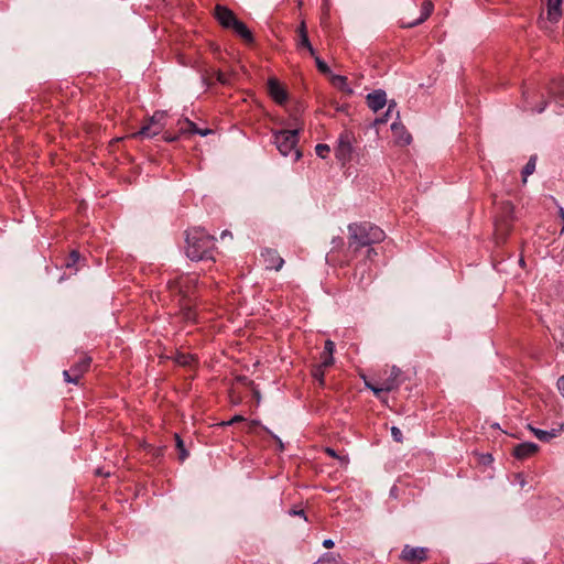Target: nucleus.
<instances>
[{"mask_svg":"<svg viewBox=\"0 0 564 564\" xmlns=\"http://www.w3.org/2000/svg\"><path fill=\"white\" fill-rule=\"evenodd\" d=\"M215 238L203 228H193L186 232V254L193 261L212 259Z\"/></svg>","mask_w":564,"mask_h":564,"instance_id":"nucleus-2","label":"nucleus"},{"mask_svg":"<svg viewBox=\"0 0 564 564\" xmlns=\"http://www.w3.org/2000/svg\"><path fill=\"white\" fill-rule=\"evenodd\" d=\"M330 83L339 90H341L346 94H349V95L352 94V89L349 87V85L347 83V77L341 76V75L332 74Z\"/></svg>","mask_w":564,"mask_h":564,"instance_id":"nucleus-19","label":"nucleus"},{"mask_svg":"<svg viewBox=\"0 0 564 564\" xmlns=\"http://www.w3.org/2000/svg\"><path fill=\"white\" fill-rule=\"evenodd\" d=\"M334 349H335L334 341H332L329 339L326 340L324 351L321 355L323 366H332L334 364V357H333Z\"/></svg>","mask_w":564,"mask_h":564,"instance_id":"nucleus-18","label":"nucleus"},{"mask_svg":"<svg viewBox=\"0 0 564 564\" xmlns=\"http://www.w3.org/2000/svg\"><path fill=\"white\" fill-rule=\"evenodd\" d=\"M90 364V358H84L80 362L74 365L70 369H79L80 376L84 375V372L87 371Z\"/></svg>","mask_w":564,"mask_h":564,"instance_id":"nucleus-33","label":"nucleus"},{"mask_svg":"<svg viewBox=\"0 0 564 564\" xmlns=\"http://www.w3.org/2000/svg\"><path fill=\"white\" fill-rule=\"evenodd\" d=\"M546 8V20L552 24H556L562 15V2L563 0H542Z\"/></svg>","mask_w":564,"mask_h":564,"instance_id":"nucleus-10","label":"nucleus"},{"mask_svg":"<svg viewBox=\"0 0 564 564\" xmlns=\"http://www.w3.org/2000/svg\"><path fill=\"white\" fill-rule=\"evenodd\" d=\"M401 375H402L401 369L395 366H392L389 370V375L386 378H380V379L383 381L384 384H388V383L393 384V390H395L402 383Z\"/></svg>","mask_w":564,"mask_h":564,"instance_id":"nucleus-17","label":"nucleus"},{"mask_svg":"<svg viewBox=\"0 0 564 564\" xmlns=\"http://www.w3.org/2000/svg\"><path fill=\"white\" fill-rule=\"evenodd\" d=\"M242 421H245L243 416L235 415L231 420H229L227 422H221L220 425L228 426V425H231V424H235V423H238V422H242Z\"/></svg>","mask_w":564,"mask_h":564,"instance_id":"nucleus-39","label":"nucleus"},{"mask_svg":"<svg viewBox=\"0 0 564 564\" xmlns=\"http://www.w3.org/2000/svg\"><path fill=\"white\" fill-rule=\"evenodd\" d=\"M295 513H296V516H300V514H304V511H303V510H301V511L295 512Z\"/></svg>","mask_w":564,"mask_h":564,"instance_id":"nucleus-60","label":"nucleus"},{"mask_svg":"<svg viewBox=\"0 0 564 564\" xmlns=\"http://www.w3.org/2000/svg\"><path fill=\"white\" fill-rule=\"evenodd\" d=\"M352 140H354V135L348 131L343 132L338 138L335 154H336V158L343 164H345L351 158Z\"/></svg>","mask_w":564,"mask_h":564,"instance_id":"nucleus-6","label":"nucleus"},{"mask_svg":"<svg viewBox=\"0 0 564 564\" xmlns=\"http://www.w3.org/2000/svg\"><path fill=\"white\" fill-rule=\"evenodd\" d=\"M265 431H267L268 433H270V434L272 435V437L276 441L278 446H279V449H280V451H283V449H284V444H283V442L281 441V438H280V437H278L276 435L272 434L268 429H265Z\"/></svg>","mask_w":564,"mask_h":564,"instance_id":"nucleus-46","label":"nucleus"},{"mask_svg":"<svg viewBox=\"0 0 564 564\" xmlns=\"http://www.w3.org/2000/svg\"><path fill=\"white\" fill-rule=\"evenodd\" d=\"M536 156H531L522 170V182L527 183V178L535 171Z\"/></svg>","mask_w":564,"mask_h":564,"instance_id":"nucleus-23","label":"nucleus"},{"mask_svg":"<svg viewBox=\"0 0 564 564\" xmlns=\"http://www.w3.org/2000/svg\"><path fill=\"white\" fill-rule=\"evenodd\" d=\"M389 117H390V116H386V113H384L382 117H379V118H377V119L375 120V124L377 126V124H383V123H386V122L388 121V118H389Z\"/></svg>","mask_w":564,"mask_h":564,"instance_id":"nucleus-47","label":"nucleus"},{"mask_svg":"<svg viewBox=\"0 0 564 564\" xmlns=\"http://www.w3.org/2000/svg\"><path fill=\"white\" fill-rule=\"evenodd\" d=\"M560 216H561V219L563 221V228H562V231H564V209L563 208H560Z\"/></svg>","mask_w":564,"mask_h":564,"instance_id":"nucleus-54","label":"nucleus"},{"mask_svg":"<svg viewBox=\"0 0 564 564\" xmlns=\"http://www.w3.org/2000/svg\"><path fill=\"white\" fill-rule=\"evenodd\" d=\"M323 546L326 549H330L334 546V541L332 539H326L323 541Z\"/></svg>","mask_w":564,"mask_h":564,"instance_id":"nucleus-50","label":"nucleus"},{"mask_svg":"<svg viewBox=\"0 0 564 564\" xmlns=\"http://www.w3.org/2000/svg\"><path fill=\"white\" fill-rule=\"evenodd\" d=\"M547 102L546 101H543L541 104V106L536 109V112L541 113L544 111L545 107H546Z\"/></svg>","mask_w":564,"mask_h":564,"instance_id":"nucleus-52","label":"nucleus"},{"mask_svg":"<svg viewBox=\"0 0 564 564\" xmlns=\"http://www.w3.org/2000/svg\"><path fill=\"white\" fill-rule=\"evenodd\" d=\"M177 127H178V133H180V135H182V134H187V133H188V128H187L185 124H183V123H182V119H180V120L177 121Z\"/></svg>","mask_w":564,"mask_h":564,"instance_id":"nucleus-41","label":"nucleus"},{"mask_svg":"<svg viewBox=\"0 0 564 564\" xmlns=\"http://www.w3.org/2000/svg\"><path fill=\"white\" fill-rule=\"evenodd\" d=\"M539 449V446L531 442L518 444L513 448V455L518 459H525L534 455Z\"/></svg>","mask_w":564,"mask_h":564,"instance_id":"nucleus-12","label":"nucleus"},{"mask_svg":"<svg viewBox=\"0 0 564 564\" xmlns=\"http://www.w3.org/2000/svg\"><path fill=\"white\" fill-rule=\"evenodd\" d=\"M518 477H519V478H521V480H520V485L523 487V486L525 485L524 479L521 477V475H519Z\"/></svg>","mask_w":564,"mask_h":564,"instance_id":"nucleus-56","label":"nucleus"},{"mask_svg":"<svg viewBox=\"0 0 564 564\" xmlns=\"http://www.w3.org/2000/svg\"><path fill=\"white\" fill-rule=\"evenodd\" d=\"M213 133V130L212 129H199L197 134H200L203 137H206L208 134Z\"/></svg>","mask_w":564,"mask_h":564,"instance_id":"nucleus-51","label":"nucleus"},{"mask_svg":"<svg viewBox=\"0 0 564 564\" xmlns=\"http://www.w3.org/2000/svg\"><path fill=\"white\" fill-rule=\"evenodd\" d=\"M231 76H232L231 73L227 74L221 70L216 72V79L218 83H220L223 85H231Z\"/></svg>","mask_w":564,"mask_h":564,"instance_id":"nucleus-29","label":"nucleus"},{"mask_svg":"<svg viewBox=\"0 0 564 564\" xmlns=\"http://www.w3.org/2000/svg\"><path fill=\"white\" fill-rule=\"evenodd\" d=\"M348 232L347 250L352 256L365 247L381 242L386 237L380 227L370 223L351 224L348 226Z\"/></svg>","mask_w":564,"mask_h":564,"instance_id":"nucleus-1","label":"nucleus"},{"mask_svg":"<svg viewBox=\"0 0 564 564\" xmlns=\"http://www.w3.org/2000/svg\"><path fill=\"white\" fill-rule=\"evenodd\" d=\"M497 218H507L510 221L513 219V205L509 202H503L500 206V215Z\"/></svg>","mask_w":564,"mask_h":564,"instance_id":"nucleus-22","label":"nucleus"},{"mask_svg":"<svg viewBox=\"0 0 564 564\" xmlns=\"http://www.w3.org/2000/svg\"><path fill=\"white\" fill-rule=\"evenodd\" d=\"M182 123L185 124L188 128V133H196L198 132L199 128L196 127V124L191 121L189 119L185 118L182 119Z\"/></svg>","mask_w":564,"mask_h":564,"instance_id":"nucleus-36","label":"nucleus"},{"mask_svg":"<svg viewBox=\"0 0 564 564\" xmlns=\"http://www.w3.org/2000/svg\"><path fill=\"white\" fill-rule=\"evenodd\" d=\"M325 452H326V454H327V455H329L330 457H334V458L339 459V460H340V463H341L343 465L348 464V458H347V457H345V456H343V457H341V456H338V455L336 454V452H335L333 448L327 447V448H325Z\"/></svg>","mask_w":564,"mask_h":564,"instance_id":"nucleus-35","label":"nucleus"},{"mask_svg":"<svg viewBox=\"0 0 564 564\" xmlns=\"http://www.w3.org/2000/svg\"><path fill=\"white\" fill-rule=\"evenodd\" d=\"M557 387L564 398V375L558 379Z\"/></svg>","mask_w":564,"mask_h":564,"instance_id":"nucleus-48","label":"nucleus"},{"mask_svg":"<svg viewBox=\"0 0 564 564\" xmlns=\"http://www.w3.org/2000/svg\"><path fill=\"white\" fill-rule=\"evenodd\" d=\"M196 283V279L193 276H180L176 280L169 282L171 291L178 292L183 297L188 296L191 288Z\"/></svg>","mask_w":564,"mask_h":564,"instance_id":"nucleus-9","label":"nucleus"},{"mask_svg":"<svg viewBox=\"0 0 564 564\" xmlns=\"http://www.w3.org/2000/svg\"><path fill=\"white\" fill-rule=\"evenodd\" d=\"M371 391L375 393L376 397L380 398V394L382 392H390V391H393V384H384L383 381L381 379H379L377 382H376V386L373 388H371Z\"/></svg>","mask_w":564,"mask_h":564,"instance_id":"nucleus-24","label":"nucleus"},{"mask_svg":"<svg viewBox=\"0 0 564 564\" xmlns=\"http://www.w3.org/2000/svg\"><path fill=\"white\" fill-rule=\"evenodd\" d=\"M314 59H315V63H316V67L317 69L324 74V75H332V72H330V68L328 67V65L321 58L318 57L316 54L315 56H313Z\"/></svg>","mask_w":564,"mask_h":564,"instance_id":"nucleus-28","label":"nucleus"},{"mask_svg":"<svg viewBox=\"0 0 564 564\" xmlns=\"http://www.w3.org/2000/svg\"><path fill=\"white\" fill-rule=\"evenodd\" d=\"M491 460V456L488 455L487 458H485V462Z\"/></svg>","mask_w":564,"mask_h":564,"instance_id":"nucleus-58","label":"nucleus"},{"mask_svg":"<svg viewBox=\"0 0 564 564\" xmlns=\"http://www.w3.org/2000/svg\"><path fill=\"white\" fill-rule=\"evenodd\" d=\"M80 370L79 369H72V376H70V382L77 384L80 380Z\"/></svg>","mask_w":564,"mask_h":564,"instance_id":"nucleus-38","label":"nucleus"},{"mask_svg":"<svg viewBox=\"0 0 564 564\" xmlns=\"http://www.w3.org/2000/svg\"><path fill=\"white\" fill-rule=\"evenodd\" d=\"M174 438L176 448L178 449V459L184 462L188 456V452L186 451L185 444L178 434H175Z\"/></svg>","mask_w":564,"mask_h":564,"instance_id":"nucleus-25","label":"nucleus"},{"mask_svg":"<svg viewBox=\"0 0 564 564\" xmlns=\"http://www.w3.org/2000/svg\"><path fill=\"white\" fill-rule=\"evenodd\" d=\"M163 139L166 141V142H174L178 139V135H175V134H172L170 132H166L163 137Z\"/></svg>","mask_w":564,"mask_h":564,"instance_id":"nucleus-45","label":"nucleus"},{"mask_svg":"<svg viewBox=\"0 0 564 564\" xmlns=\"http://www.w3.org/2000/svg\"><path fill=\"white\" fill-rule=\"evenodd\" d=\"M368 107L377 112L387 105V95L383 90L377 89L367 95Z\"/></svg>","mask_w":564,"mask_h":564,"instance_id":"nucleus-11","label":"nucleus"},{"mask_svg":"<svg viewBox=\"0 0 564 564\" xmlns=\"http://www.w3.org/2000/svg\"><path fill=\"white\" fill-rule=\"evenodd\" d=\"M366 248H367L366 258L369 260H372V258L377 256V251L371 246L366 247Z\"/></svg>","mask_w":564,"mask_h":564,"instance_id":"nucleus-43","label":"nucleus"},{"mask_svg":"<svg viewBox=\"0 0 564 564\" xmlns=\"http://www.w3.org/2000/svg\"><path fill=\"white\" fill-rule=\"evenodd\" d=\"M560 347L564 351V339L560 343Z\"/></svg>","mask_w":564,"mask_h":564,"instance_id":"nucleus-57","label":"nucleus"},{"mask_svg":"<svg viewBox=\"0 0 564 564\" xmlns=\"http://www.w3.org/2000/svg\"><path fill=\"white\" fill-rule=\"evenodd\" d=\"M166 111H155L142 128L132 133L131 138H153L161 133L165 128Z\"/></svg>","mask_w":564,"mask_h":564,"instance_id":"nucleus-5","label":"nucleus"},{"mask_svg":"<svg viewBox=\"0 0 564 564\" xmlns=\"http://www.w3.org/2000/svg\"><path fill=\"white\" fill-rule=\"evenodd\" d=\"M529 429L540 441H543V442L550 441L551 438L557 436V433H558L557 430L544 431V430L535 429L531 425H529Z\"/></svg>","mask_w":564,"mask_h":564,"instance_id":"nucleus-21","label":"nucleus"},{"mask_svg":"<svg viewBox=\"0 0 564 564\" xmlns=\"http://www.w3.org/2000/svg\"><path fill=\"white\" fill-rule=\"evenodd\" d=\"M79 259H80L79 252L76 250H73L69 253V256L65 262L66 268H68V269L75 268V271H77L78 269L76 268V264L78 263Z\"/></svg>","mask_w":564,"mask_h":564,"instance_id":"nucleus-26","label":"nucleus"},{"mask_svg":"<svg viewBox=\"0 0 564 564\" xmlns=\"http://www.w3.org/2000/svg\"><path fill=\"white\" fill-rule=\"evenodd\" d=\"M491 460V456L488 455L487 458H485V462Z\"/></svg>","mask_w":564,"mask_h":564,"instance_id":"nucleus-59","label":"nucleus"},{"mask_svg":"<svg viewBox=\"0 0 564 564\" xmlns=\"http://www.w3.org/2000/svg\"><path fill=\"white\" fill-rule=\"evenodd\" d=\"M397 108V102L394 100H391L389 104H388V109L386 111V116H391L392 112L395 110Z\"/></svg>","mask_w":564,"mask_h":564,"instance_id":"nucleus-44","label":"nucleus"},{"mask_svg":"<svg viewBox=\"0 0 564 564\" xmlns=\"http://www.w3.org/2000/svg\"><path fill=\"white\" fill-rule=\"evenodd\" d=\"M214 15L223 28L232 30L238 36H240L247 43L253 42V35L251 31L242 21L237 19L234 11H231L229 8L221 4H217L215 7Z\"/></svg>","mask_w":564,"mask_h":564,"instance_id":"nucleus-3","label":"nucleus"},{"mask_svg":"<svg viewBox=\"0 0 564 564\" xmlns=\"http://www.w3.org/2000/svg\"><path fill=\"white\" fill-rule=\"evenodd\" d=\"M299 141V130H281L274 133V143L283 156L292 155L297 161L302 153L296 148Z\"/></svg>","mask_w":564,"mask_h":564,"instance_id":"nucleus-4","label":"nucleus"},{"mask_svg":"<svg viewBox=\"0 0 564 564\" xmlns=\"http://www.w3.org/2000/svg\"><path fill=\"white\" fill-rule=\"evenodd\" d=\"M512 221L507 218H497L495 221V235L498 240H505L511 230Z\"/></svg>","mask_w":564,"mask_h":564,"instance_id":"nucleus-16","label":"nucleus"},{"mask_svg":"<svg viewBox=\"0 0 564 564\" xmlns=\"http://www.w3.org/2000/svg\"><path fill=\"white\" fill-rule=\"evenodd\" d=\"M296 33H297V35H300V34H306V33H307L306 23H305V21H304V20H303V21H301L300 25L297 26V29H296Z\"/></svg>","mask_w":564,"mask_h":564,"instance_id":"nucleus-42","label":"nucleus"},{"mask_svg":"<svg viewBox=\"0 0 564 564\" xmlns=\"http://www.w3.org/2000/svg\"><path fill=\"white\" fill-rule=\"evenodd\" d=\"M262 256L268 269H274L279 271L284 264L283 258H281V256L275 250H265Z\"/></svg>","mask_w":564,"mask_h":564,"instance_id":"nucleus-14","label":"nucleus"},{"mask_svg":"<svg viewBox=\"0 0 564 564\" xmlns=\"http://www.w3.org/2000/svg\"><path fill=\"white\" fill-rule=\"evenodd\" d=\"M175 361L181 366H191L194 362V357L188 354H177Z\"/></svg>","mask_w":564,"mask_h":564,"instance_id":"nucleus-27","label":"nucleus"},{"mask_svg":"<svg viewBox=\"0 0 564 564\" xmlns=\"http://www.w3.org/2000/svg\"><path fill=\"white\" fill-rule=\"evenodd\" d=\"M327 366H323V362H321L318 366H316L313 371H312V375L313 377L318 380L321 382V384L324 383V368H326Z\"/></svg>","mask_w":564,"mask_h":564,"instance_id":"nucleus-30","label":"nucleus"},{"mask_svg":"<svg viewBox=\"0 0 564 564\" xmlns=\"http://www.w3.org/2000/svg\"><path fill=\"white\" fill-rule=\"evenodd\" d=\"M391 435L393 437V440L398 443H402L403 442V435H402V432L400 431L399 427L397 426H392L391 427Z\"/></svg>","mask_w":564,"mask_h":564,"instance_id":"nucleus-37","label":"nucleus"},{"mask_svg":"<svg viewBox=\"0 0 564 564\" xmlns=\"http://www.w3.org/2000/svg\"><path fill=\"white\" fill-rule=\"evenodd\" d=\"M329 150H330V149H329V147H328L327 144H322V143H319V144H317V145L315 147V152H316V154H317L319 158H322V159H325V158H326V155L328 154Z\"/></svg>","mask_w":564,"mask_h":564,"instance_id":"nucleus-34","label":"nucleus"},{"mask_svg":"<svg viewBox=\"0 0 564 564\" xmlns=\"http://www.w3.org/2000/svg\"><path fill=\"white\" fill-rule=\"evenodd\" d=\"M268 94L279 105L288 100L285 88L275 77H271L268 80Z\"/></svg>","mask_w":564,"mask_h":564,"instance_id":"nucleus-8","label":"nucleus"},{"mask_svg":"<svg viewBox=\"0 0 564 564\" xmlns=\"http://www.w3.org/2000/svg\"><path fill=\"white\" fill-rule=\"evenodd\" d=\"M365 384L368 389L371 390V388H373L376 386V382H372V381H368V380H365Z\"/></svg>","mask_w":564,"mask_h":564,"instance_id":"nucleus-53","label":"nucleus"},{"mask_svg":"<svg viewBox=\"0 0 564 564\" xmlns=\"http://www.w3.org/2000/svg\"><path fill=\"white\" fill-rule=\"evenodd\" d=\"M195 312L192 311V308H185L183 311V317L186 319V321H195Z\"/></svg>","mask_w":564,"mask_h":564,"instance_id":"nucleus-40","label":"nucleus"},{"mask_svg":"<svg viewBox=\"0 0 564 564\" xmlns=\"http://www.w3.org/2000/svg\"><path fill=\"white\" fill-rule=\"evenodd\" d=\"M391 130L393 132V135L395 137L398 144H400V145L410 144L412 137L401 123L393 122L391 124Z\"/></svg>","mask_w":564,"mask_h":564,"instance_id":"nucleus-15","label":"nucleus"},{"mask_svg":"<svg viewBox=\"0 0 564 564\" xmlns=\"http://www.w3.org/2000/svg\"><path fill=\"white\" fill-rule=\"evenodd\" d=\"M338 557L339 556H335L333 554H326L314 564H340Z\"/></svg>","mask_w":564,"mask_h":564,"instance_id":"nucleus-31","label":"nucleus"},{"mask_svg":"<svg viewBox=\"0 0 564 564\" xmlns=\"http://www.w3.org/2000/svg\"><path fill=\"white\" fill-rule=\"evenodd\" d=\"M553 98L555 102H557L560 106L564 107V85L558 86V91L554 93L552 91Z\"/></svg>","mask_w":564,"mask_h":564,"instance_id":"nucleus-32","label":"nucleus"},{"mask_svg":"<svg viewBox=\"0 0 564 564\" xmlns=\"http://www.w3.org/2000/svg\"><path fill=\"white\" fill-rule=\"evenodd\" d=\"M70 376H72V369H69V370H64V371H63L64 380H65L66 382H68V383L70 382Z\"/></svg>","mask_w":564,"mask_h":564,"instance_id":"nucleus-49","label":"nucleus"},{"mask_svg":"<svg viewBox=\"0 0 564 564\" xmlns=\"http://www.w3.org/2000/svg\"><path fill=\"white\" fill-rule=\"evenodd\" d=\"M227 236L231 237V234L228 230L221 232V238H225Z\"/></svg>","mask_w":564,"mask_h":564,"instance_id":"nucleus-55","label":"nucleus"},{"mask_svg":"<svg viewBox=\"0 0 564 564\" xmlns=\"http://www.w3.org/2000/svg\"><path fill=\"white\" fill-rule=\"evenodd\" d=\"M400 558L410 564H419L426 560V549L405 545L401 551Z\"/></svg>","mask_w":564,"mask_h":564,"instance_id":"nucleus-7","label":"nucleus"},{"mask_svg":"<svg viewBox=\"0 0 564 564\" xmlns=\"http://www.w3.org/2000/svg\"><path fill=\"white\" fill-rule=\"evenodd\" d=\"M296 47L300 51L307 50L311 56H315V48L311 44L307 33L297 35Z\"/></svg>","mask_w":564,"mask_h":564,"instance_id":"nucleus-20","label":"nucleus"},{"mask_svg":"<svg viewBox=\"0 0 564 564\" xmlns=\"http://www.w3.org/2000/svg\"><path fill=\"white\" fill-rule=\"evenodd\" d=\"M434 9V6L432 1L426 0L422 3L421 14L417 19L409 21V22H402L403 28H413L421 23H423L432 13Z\"/></svg>","mask_w":564,"mask_h":564,"instance_id":"nucleus-13","label":"nucleus"}]
</instances>
